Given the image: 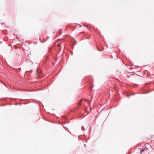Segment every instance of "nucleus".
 Returning a JSON list of instances; mask_svg holds the SVG:
<instances>
[{
    "instance_id": "f03ea898",
    "label": "nucleus",
    "mask_w": 154,
    "mask_h": 154,
    "mask_svg": "<svg viewBox=\"0 0 154 154\" xmlns=\"http://www.w3.org/2000/svg\"><path fill=\"white\" fill-rule=\"evenodd\" d=\"M81 129L82 131H84L85 130V128L84 127L82 126L81 127Z\"/></svg>"
},
{
    "instance_id": "39448f33",
    "label": "nucleus",
    "mask_w": 154,
    "mask_h": 154,
    "mask_svg": "<svg viewBox=\"0 0 154 154\" xmlns=\"http://www.w3.org/2000/svg\"><path fill=\"white\" fill-rule=\"evenodd\" d=\"M148 93V91H146V92L144 93Z\"/></svg>"
},
{
    "instance_id": "423d86ee",
    "label": "nucleus",
    "mask_w": 154,
    "mask_h": 154,
    "mask_svg": "<svg viewBox=\"0 0 154 154\" xmlns=\"http://www.w3.org/2000/svg\"><path fill=\"white\" fill-rule=\"evenodd\" d=\"M3 23H1L2 24H3Z\"/></svg>"
},
{
    "instance_id": "7ed1b4c3",
    "label": "nucleus",
    "mask_w": 154,
    "mask_h": 154,
    "mask_svg": "<svg viewBox=\"0 0 154 154\" xmlns=\"http://www.w3.org/2000/svg\"><path fill=\"white\" fill-rule=\"evenodd\" d=\"M144 149H142L141 150H140V152L141 153H142L144 151Z\"/></svg>"
},
{
    "instance_id": "20e7f679",
    "label": "nucleus",
    "mask_w": 154,
    "mask_h": 154,
    "mask_svg": "<svg viewBox=\"0 0 154 154\" xmlns=\"http://www.w3.org/2000/svg\"><path fill=\"white\" fill-rule=\"evenodd\" d=\"M60 45H61V44H60V43L58 44L57 45V46H60Z\"/></svg>"
},
{
    "instance_id": "0eeeda50",
    "label": "nucleus",
    "mask_w": 154,
    "mask_h": 154,
    "mask_svg": "<svg viewBox=\"0 0 154 154\" xmlns=\"http://www.w3.org/2000/svg\"><path fill=\"white\" fill-rule=\"evenodd\" d=\"M134 94H131V95H134Z\"/></svg>"
},
{
    "instance_id": "f257e3e1",
    "label": "nucleus",
    "mask_w": 154,
    "mask_h": 154,
    "mask_svg": "<svg viewBox=\"0 0 154 154\" xmlns=\"http://www.w3.org/2000/svg\"><path fill=\"white\" fill-rule=\"evenodd\" d=\"M49 38V37H47V38H46V39H45L44 41L43 42V41H41V42H42V43H43V42H45V41H47V40Z\"/></svg>"
}]
</instances>
